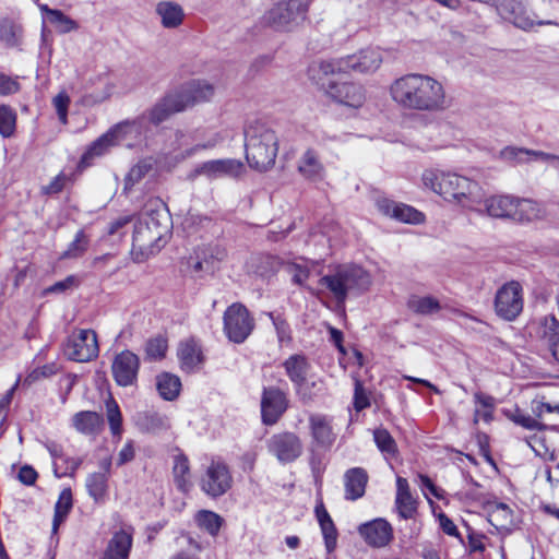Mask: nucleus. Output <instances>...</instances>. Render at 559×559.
<instances>
[{
	"mask_svg": "<svg viewBox=\"0 0 559 559\" xmlns=\"http://www.w3.org/2000/svg\"><path fill=\"white\" fill-rule=\"evenodd\" d=\"M288 401L283 391L277 388H264L261 400L262 420L266 425H274L284 414Z\"/></svg>",
	"mask_w": 559,
	"mask_h": 559,
	"instance_id": "nucleus-18",
	"label": "nucleus"
},
{
	"mask_svg": "<svg viewBox=\"0 0 559 559\" xmlns=\"http://www.w3.org/2000/svg\"><path fill=\"white\" fill-rule=\"evenodd\" d=\"M231 483L233 477L227 465L213 461L201 479V489L207 496L217 498L230 489Z\"/></svg>",
	"mask_w": 559,
	"mask_h": 559,
	"instance_id": "nucleus-14",
	"label": "nucleus"
},
{
	"mask_svg": "<svg viewBox=\"0 0 559 559\" xmlns=\"http://www.w3.org/2000/svg\"><path fill=\"white\" fill-rule=\"evenodd\" d=\"M407 307L420 316H432L441 310L440 301L432 296L412 295L407 300Z\"/></svg>",
	"mask_w": 559,
	"mask_h": 559,
	"instance_id": "nucleus-39",
	"label": "nucleus"
},
{
	"mask_svg": "<svg viewBox=\"0 0 559 559\" xmlns=\"http://www.w3.org/2000/svg\"><path fill=\"white\" fill-rule=\"evenodd\" d=\"M372 284L369 272L357 264H340L319 280V285L329 290L338 305L348 296H359Z\"/></svg>",
	"mask_w": 559,
	"mask_h": 559,
	"instance_id": "nucleus-4",
	"label": "nucleus"
},
{
	"mask_svg": "<svg viewBox=\"0 0 559 559\" xmlns=\"http://www.w3.org/2000/svg\"><path fill=\"white\" fill-rule=\"evenodd\" d=\"M358 532L368 545L378 548L386 546L393 537L392 526L383 519L361 524Z\"/></svg>",
	"mask_w": 559,
	"mask_h": 559,
	"instance_id": "nucleus-22",
	"label": "nucleus"
},
{
	"mask_svg": "<svg viewBox=\"0 0 559 559\" xmlns=\"http://www.w3.org/2000/svg\"><path fill=\"white\" fill-rule=\"evenodd\" d=\"M86 489L95 502L105 501L108 492V476L105 473H92L86 478Z\"/></svg>",
	"mask_w": 559,
	"mask_h": 559,
	"instance_id": "nucleus-40",
	"label": "nucleus"
},
{
	"mask_svg": "<svg viewBox=\"0 0 559 559\" xmlns=\"http://www.w3.org/2000/svg\"><path fill=\"white\" fill-rule=\"evenodd\" d=\"M178 92H171L159 99L148 111V120L154 124L167 120L171 115L183 111V98Z\"/></svg>",
	"mask_w": 559,
	"mask_h": 559,
	"instance_id": "nucleus-24",
	"label": "nucleus"
},
{
	"mask_svg": "<svg viewBox=\"0 0 559 559\" xmlns=\"http://www.w3.org/2000/svg\"><path fill=\"white\" fill-rule=\"evenodd\" d=\"M72 491L70 488H64L55 504V514L52 521V531L57 532L59 525L67 519L70 510L72 509Z\"/></svg>",
	"mask_w": 559,
	"mask_h": 559,
	"instance_id": "nucleus-41",
	"label": "nucleus"
},
{
	"mask_svg": "<svg viewBox=\"0 0 559 559\" xmlns=\"http://www.w3.org/2000/svg\"><path fill=\"white\" fill-rule=\"evenodd\" d=\"M523 310V289L519 282L510 281L496 293L495 311L506 321L515 320Z\"/></svg>",
	"mask_w": 559,
	"mask_h": 559,
	"instance_id": "nucleus-9",
	"label": "nucleus"
},
{
	"mask_svg": "<svg viewBox=\"0 0 559 559\" xmlns=\"http://www.w3.org/2000/svg\"><path fill=\"white\" fill-rule=\"evenodd\" d=\"M309 424L316 442L321 447H331L335 440L331 419L325 415L314 414L309 417Z\"/></svg>",
	"mask_w": 559,
	"mask_h": 559,
	"instance_id": "nucleus-32",
	"label": "nucleus"
},
{
	"mask_svg": "<svg viewBox=\"0 0 559 559\" xmlns=\"http://www.w3.org/2000/svg\"><path fill=\"white\" fill-rule=\"evenodd\" d=\"M390 94L405 110L437 112L447 108V95L442 83L429 75H403L391 84Z\"/></svg>",
	"mask_w": 559,
	"mask_h": 559,
	"instance_id": "nucleus-1",
	"label": "nucleus"
},
{
	"mask_svg": "<svg viewBox=\"0 0 559 559\" xmlns=\"http://www.w3.org/2000/svg\"><path fill=\"white\" fill-rule=\"evenodd\" d=\"M382 61L381 50L368 47L345 57L313 62L309 67L308 73L309 78L350 72L370 74L380 68Z\"/></svg>",
	"mask_w": 559,
	"mask_h": 559,
	"instance_id": "nucleus-5",
	"label": "nucleus"
},
{
	"mask_svg": "<svg viewBox=\"0 0 559 559\" xmlns=\"http://www.w3.org/2000/svg\"><path fill=\"white\" fill-rule=\"evenodd\" d=\"M37 478L38 473L36 469L27 464L23 465L17 473V479L25 486L35 485Z\"/></svg>",
	"mask_w": 559,
	"mask_h": 559,
	"instance_id": "nucleus-64",
	"label": "nucleus"
},
{
	"mask_svg": "<svg viewBox=\"0 0 559 559\" xmlns=\"http://www.w3.org/2000/svg\"><path fill=\"white\" fill-rule=\"evenodd\" d=\"M39 10L46 14L47 21L55 25L60 34H67L79 29L76 21L66 15L61 10L50 9L47 4H40Z\"/></svg>",
	"mask_w": 559,
	"mask_h": 559,
	"instance_id": "nucleus-35",
	"label": "nucleus"
},
{
	"mask_svg": "<svg viewBox=\"0 0 559 559\" xmlns=\"http://www.w3.org/2000/svg\"><path fill=\"white\" fill-rule=\"evenodd\" d=\"M368 474L361 467H353L344 474L345 499L355 501L365 495Z\"/></svg>",
	"mask_w": 559,
	"mask_h": 559,
	"instance_id": "nucleus-28",
	"label": "nucleus"
},
{
	"mask_svg": "<svg viewBox=\"0 0 559 559\" xmlns=\"http://www.w3.org/2000/svg\"><path fill=\"white\" fill-rule=\"evenodd\" d=\"M496 9L502 19L525 31L532 28L535 24H552L551 21L536 22L532 19L526 11L524 0H497Z\"/></svg>",
	"mask_w": 559,
	"mask_h": 559,
	"instance_id": "nucleus-16",
	"label": "nucleus"
},
{
	"mask_svg": "<svg viewBox=\"0 0 559 559\" xmlns=\"http://www.w3.org/2000/svg\"><path fill=\"white\" fill-rule=\"evenodd\" d=\"M242 168V163L237 159H213L201 163L191 174V178L204 176L209 179H216L224 176H237Z\"/></svg>",
	"mask_w": 559,
	"mask_h": 559,
	"instance_id": "nucleus-19",
	"label": "nucleus"
},
{
	"mask_svg": "<svg viewBox=\"0 0 559 559\" xmlns=\"http://www.w3.org/2000/svg\"><path fill=\"white\" fill-rule=\"evenodd\" d=\"M156 389L166 401H174L181 390L180 378L169 372H163L156 377Z\"/></svg>",
	"mask_w": 559,
	"mask_h": 559,
	"instance_id": "nucleus-37",
	"label": "nucleus"
},
{
	"mask_svg": "<svg viewBox=\"0 0 559 559\" xmlns=\"http://www.w3.org/2000/svg\"><path fill=\"white\" fill-rule=\"evenodd\" d=\"M80 284V281L74 275H69L63 281L57 282L53 285L49 286L46 289L47 294H55V293H63L68 289H72L74 287H78Z\"/></svg>",
	"mask_w": 559,
	"mask_h": 559,
	"instance_id": "nucleus-63",
	"label": "nucleus"
},
{
	"mask_svg": "<svg viewBox=\"0 0 559 559\" xmlns=\"http://www.w3.org/2000/svg\"><path fill=\"white\" fill-rule=\"evenodd\" d=\"M395 508L400 518L408 520L414 518L417 511V502L413 498L406 478L397 477Z\"/></svg>",
	"mask_w": 559,
	"mask_h": 559,
	"instance_id": "nucleus-29",
	"label": "nucleus"
},
{
	"mask_svg": "<svg viewBox=\"0 0 559 559\" xmlns=\"http://www.w3.org/2000/svg\"><path fill=\"white\" fill-rule=\"evenodd\" d=\"M0 40L8 46L16 44V27L14 23L8 19L0 21Z\"/></svg>",
	"mask_w": 559,
	"mask_h": 559,
	"instance_id": "nucleus-56",
	"label": "nucleus"
},
{
	"mask_svg": "<svg viewBox=\"0 0 559 559\" xmlns=\"http://www.w3.org/2000/svg\"><path fill=\"white\" fill-rule=\"evenodd\" d=\"M320 528L324 538L326 551L331 554L335 549L337 540V530L333 520L322 524Z\"/></svg>",
	"mask_w": 559,
	"mask_h": 559,
	"instance_id": "nucleus-55",
	"label": "nucleus"
},
{
	"mask_svg": "<svg viewBox=\"0 0 559 559\" xmlns=\"http://www.w3.org/2000/svg\"><path fill=\"white\" fill-rule=\"evenodd\" d=\"M378 210L396 221L407 224H419L424 222V214L411 205L396 203L388 198H378Z\"/></svg>",
	"mask_w": 559,
	"mask_h": 559,
	"instance_id": "nucleus-21",
	"label": "nucleus"
},
{
	"mask_svg": "<svg viewBox=\"0 0 559 559\" xmlns=\"http://www.w3.org/2000/svg\"><path fill=\"white\" fill-rule=\"evenodd\" d=\"M139 368L140 359L130 350H122L116 355L111 365L114 379L120 386L132 385L136 380Z\"/></svg>",
	"mask_w": 559,
	"mask_h": 559,
	"instance_id": "nucleus-17",
	"label": "nucleus"
},
{
	"mask_svg": "<svg viewBox=\"0 0 559 559\" xmlns=\"http://www.w3.org/2000/svg\"><path fill=\"white\" fill-rule=\"evenodd\" d=\"M267 451L282 464L296 461L302 453V443L293 432L273 435L266 442Z\"/></svg>",
	"mask_w": 559,
	"mask_h": 559,
	"instance_id": "nucleus-13",
	"label": "nucleus"
},
{
	"mask_svg": "<svg viewBox=\"0 0 559 559\" xmlns=\"http://www.w3.org/2000/svg\"><path fill=\"white\" fill-rule=\"evenodd\" d=\"M370 406V401L366 389L360 380H355V390H354V408L357 412H360Z\"/></svg>",
	"mask_w": 559,
	"mask_h": 559,
	"instance_id": "nucleus-57",
	"label": "nucleus"
},
{
	"mask_svg": "<svg viewBox=\"0 0 559 559\" xmlns=\"http://www.w3.org/2000/svg\"><path fill=\"white\" fill-rule=\"evenodd\" d=\"M107 419L110 427V431L114 436H121L122 432V416L118 404L112 399L106 402Z\"/></svg>",
	"mask_w": 559,
	"mask_h": 559,
	"instance_id": "nucleus-48",
	"label": "nucleus"
},
{
	"mask_svg": "<svg viewBox=\"0 0 559 559\" xmlns=\"http://www.w3.org/2000/svg\"><path fill=\"white\" fill-rule=\"evenodd\" d=\"M288 273L292 275V280L297 285H304L306 280L309 277L310 271L307 265L292 263L287 266Z\"/></svg>",
	"mask_w": 559,
	"mask_h": 559,
	"instance_id": "nucleus-60",
	"label": "nucleus"
},
{
	"mask_svg": "<svg viewBox=\"0 0 559 559\" xmlns=\"http://www.w3.org/2000/svg\"><path fill=\"white\" fill-rule=\"evenodd\" d=\"M489 522L498 527H506L512 522V511L504 503H497L489 513Z\"/></svg>",
	"mask_w": 559,
	"mask_h": 559,
	"instance_id": "nucleus-49",
	"label": "nucleus"
},
{
	"mask_svg": "<svg viewBox=\"0 0 559 559\" xmlns=\"http://www.w3.org/2000/svg\"><path fill=\"white\" fill-rule=\"evenodd\" d=\"M309 0H281L266 14V21L276 29H290L304 21Z\"/></svg>",
	"mask_w": 559,
	"mask_h": 559,
	"instance_id": "nucleus-8",
	"label": "nucleus"
},
{
	"mask_svg": "<svg viewBox=\"0 0 559 559\" xmlns=\"http://www.w3.org/2000/svg\"><path fill=\"white\" fill-rule=\"evenodd\" d=\"M544 211L539 203L531 199L516 197L515 209L513 210V221L532 222L543 217Z\"/></svg>",
	"mask_w": 559,
	"mask_h": 559,
	"instance_id": "nucleus-36",
	"label": "nucleus"
},
{
	"mask_svg": "<svg viewBox=\"0 0 559 559\" xmlns=\"http://www.w3.org/2000/svg\"><path fill=\"white\" fill-rule=\"evenodd\" d=\"M133 132H140V124L135 121H126L116 124L90 145L82 156L81 164L88 165L91 159L104 155L109 147L119 144L128 134Z\"/></svg>",
	"mask_w": 559,
	"mask_h": 559,
	"instance_id": "nucleus-11",
	"label": "nucleus"
},
{
	"mask_svg": "<svg viewBox=\"0 0 559 559\" xmlns=\"http://www.w3.org/2000/svg\"><path fill=\"white\" fill-rule=\"evenodd\" d=\"M64 355L76 362H87L99 354L96 332L92 329L74 330L63 346Z\"/></svg>",
	"mask_w": 559,
	"mask_h": 559,
	"instance_id": "nucleus-6",
	"label": "nucleus"
},
{
	"mask_svg": "<svg viewBox=\"0 0 559 559\" xmlns=\"http://www.w3.org/2000/svg\"><path fill=\"white\" fill-rule=\"evenodd\" d=\"M132 532L127 530L116 531L108 540L102 559H128L132 548Z\"/></svg>",
	"mask_w": 559,
	"mask_h": 559,
	"instance_id": "nucleus-25",
	"label": "nucleus"
},
{
	"mask_svg": "<svg viewBox=\"0 0 559 559\" xmlns=\"http://www.w3.org/2000/svg\"><path fill=\"white\" fill-rule=\"evenodd\" d=\"M267 316L274 325L278 342L281 344L289 343L292 341V330L287 320L281 313L269 312Z\"/></svg>",
	"mask_w": 559,
	"mask_h": 559,
	"instance_id": "nucleus-50",
	"label": "nucleus"
},
{
	"mask_svg": "<svg viewBox=\"0 0 559 559\" xmlns=\"http://www.w3.org/2000/svg\"><path fill=\"white\" fill-rule=\"evenodd\" d=\"M254 328L248 309L240 304H233L224 313V331L229 341L240 344L247 340Z\"/></svg>",
	"mask_w": 559,
	"mask_h": 559,
	"instance_id": "nucleus-10",
	"label": "nucleus"
},
{
	"mask_svg": "<svg viewBox=\"0 0 559 559\" xmlns=\"http://www.w3.org/2000/svg\"><path fill=\"white\" fill-rule=\"evenodd\" d=\"M88 247V239L83 230L76 233L75 238L62 253L63 259H73L81 257Z\"/></svg>",
	"mask_w": 559,
	"mask_h": 559,
	"instance_id": "nucleus-51",
	"label": "nucleus"
},
{
	"mask_svg": "<svg viewBox=\"0 0 559 559\" xmlns=\"http://www.w3.org/2000/svg\"><path fill=\"white\" fill-rule=\"evenodd\" d=\"M69 95L62 91L52 98V105L57 111L58 118L61 123H68V108L70 105Z\"/></svg>",
	"mask_w": 559,
	"mask_h": 559,
	"instance_id": "nucleus-53",
	"label": "nucleus"
},
{
	"mask_svg": "<svg viewBox=\"0 0 559 559\" xmlns=\"http://www.w3.org/2000/svg\"><path fill=\"white\" fill-rule=\"evenodd\" d=\"M21 90V84L17 80L0 73V95L8 96L17 93Z\"/></svg>",
	"mask_w": 559,
	"mask_h": 559,
	"instance_id": "nucleus-61",
	"label": "nucleus"
},
{
	"mask_svg": "<svg viewBox=\"0 0 559 559\" xmlns=\"http://www.w3.org/2000/svg\"><path fill=\"white\" fill-rule=\"evenodd\" d=\"M373 439L378 447V449L381 451V453L384 455V457L393 459L397 455V444L394 440V438L391 436V433L384 429V428H378L373 431Z\"/></svg>",
	"mask_w": 559,
	"mask_h": 559,
	"instance_id": "nucleus-44",
	"label": "nucleus"
},
{
	"mask_svg": "<svg viewBox=\"0 0 559 559\" xmlns=\"http://www.w3.org/2000/svg\"><path fill=\"white\" fill-rule=\"evenodd\" d=\"M223 141V138L218 132L211 134L205 141L195 143L188 148L181 150L174 155L176 162H183L188 158L193 157L198 153L204 150L214 148L218 143Z\"/></svg>",
	"mask_w": 559,
	"mask_h": 559,
	"instance_id": "nucleus-42",
	"label": "nucleus"
},
{
	"mask_svg": "<svg viewBox=\"0 0 559 559\" xmlns=\"http://www.w3.org/2000/svg\"><path fill=\"white\" fill-rule=\"evenodd\" d=\"M16 115L8 105H0V134L10 138L15 130Z\"/></svg>",
	"mask_w": 559,
	"mask_h": 559,
	"instance_id": "nucleus-47",
	"label": "nucleus"
},
{
	"mask_svg": "<svg viewBox=\"0 0 559 559\" xmlns=\"http://www.w3.org/2000/svg\"><path fill=\"white\" fill-rule=\"evenodd\" d=\"M421 180L426 188L442 195L445 200H453L473 211H480L478 205H481L484 190L478 182L439 169H426Z\"/></svg>",
	"mask_w": 559,
	"mask_h": 559,
	"instance_id": "nucleus-2",
	"label": "nucleus"
},
{
	"mask_svg": "<svg viewBox=\"0 0 559 559\" xmlns=\"http://www.w3.org/2000/svg\"><path fill=\"white\" fill-rule=\"evenodd\" d=\"M138 219L147 223L151 228H155L164 239L169 231V217L163 206L158 209H146Z\"/></svg>",
	"mask_w": 559,
	"mask_h": 559,
	"instance_id": "nucleus-38",
	"label": "nucleus"
},
{
	"mask_svg": "<svg viewBox=\"0 0 559 559\" xmlns=\"http://www.w3.org/2000/svg\"><path fill=\"white\" fill-rule=\"evenodd\" d=\"M246 158L251 168L265 171L273 167L278 152V138L264 120L250 121L245 128Z\"/></svg>",
	"mask_w": 559,
	"mask_h": 559,
	"instance_id": "nucleus-3",
	"label": "nucleus"
},
{
	"mask_svg": "<svg viewBox=\"0 0 559 559\" xmlns=\"http://www.w3.org/2000/svg\"><path fill=\"white\" fill-rule=\"evenodd\" d=\"M283 367L289 380L293 382L296 394L304 403L312 401V395L308 392L307 374L310 368L306 356L295 354L289 356L284 362Z\"/></svg>",
	"mask_w": 559,
	"mask_h": 559,
	"instance_id": "nucleus-15",
	"label": "nucleus"
},
{
	"mask_svg": "<svg viewBox=\"0 0 559 559\" xmlns=\"http://www.w3.org/2000/svg\"><path fill=\"white\" fill-rule=\"evenodd\" d=\"M165 242V239L160 237L155 228H151L147 223L136 219L132 235V252L136 254V261H143L148 255L159 251Z\"/></svg>",
	"mask_w": 559,
	"mask_h": 559,
	"instance_id": "nucleus-12",
	"label": "nucleus"
},
{
	"mask_svg": "<svg viewBox=\"0 0 559 559\" xmlns=\"http://www.w3.org/2000/svg\"><path fill=\"white\" fill-rule=\"evenodd\" d=\"M177 92L183 98L185 108H188L195 103L211 99L214 95V86L204 81H191Z\"/></svg>",
	"mask_w": 559,
	"mask_h": 559,
	"instance_id": "nucleus-27",
	"label": "nucleus"
},
{
	"mask_svg": "<svg viewBox=\"0 0 559 559\" xmlns=\"http://www.w3.org/2000/svg\"><path fill=\"white\" fill-rule=\"evenodd\" d=\"M151 169V164L141 162L134 165L126 177V188H131L139 182Z\"/></svg>",
	"mask_w": 559,
	"mask_h": 559,
	"instance_id": "nucleus-54",
	"label": "nucleus"
},
{
	"mask_svg": "<svg viewBox=\"0 0 559 559\" xmlns=\"http://www.w3.org/2000/svg\"><path fill=\"white\" fill-rule=\"evenodd\" d=\"M513 421L526 429H531V430H543L545 429V425L539 421L538 419L530 416V415H526V414H523L521 412H518L514 417H513Z\"/></svg>",
	"mask_w": 559,
	"mask_h": 559,
	"instance_id": "nucleus-59",
	"label": "nucleus"
},
{
	"mask_svg": "<svg viewBox=\"0 0 559 559\" xmlns=\"http://www.w3.org/2000/svg\"><path fill=\"white\" fill-rule=\"evenodd\" d=\"M299 174L308 180H320L324 175V166L318 152L308 148L298 160Z\"/></svg>",
	"mask_w": 559,
	"mask_h": 559,
	"instance_id": "nucleus-31",
	"label": "nucleus"
},
{
	"mask_svg": "<svg viewBox=\"0 0 559 559\" xmlns=\"http://www.w3.org/2000/svg\"><path fill=\"white\" fill-rule=\"evenodd\" d=\"M156 13L160 17L162 25L165 28H176L182 24L185 13L176 2L162 1L156 5Z\"/></svg>",
	"mask_w": 559,
	"mask_h": 559,
	"instance_id": "nucleus-34",
	"label": "nucleus"
},
{
	"mask_svg": "<svg viewBox=\"0 0 559 559\" xmlns=\"http://www.w3.org/2000/svg\"><path fill=\"white\" fill-rule=\"evenodd\" d=\"M194 519L198 526L211 536H216L223 525V518L210 510H200Z\"/></svg>",
	"mask_w": 559,
	"mask_h": 559,
	"instance_id": "nucleus-43",
	"label": "nucleus"
},
{
	"mask_svg": "<svg viewBox=\"0 0 559 559\" xmlns=\"http://www.w3.org/2000/svg\"><path fill=\"white\" fill-rule=\"evenodd\" d=\"M540 338L555 360L559 362V321L554 316H546L542 319Z\"/></svg>",
	"mask_w": 559,
	"mask_h": 559,
	"instance_id": "nucleus-33",
	"label": "nucleus"
},
{
	"mask_svg": "<svg viewBox=\"0 0 559 559\" xmlns=\"http://www.w3.org/2000/svg\"><path fill=\"white\" fill-rule=\"evenodd\" d=\"M333 75L325 74L310 79L335 102L349 107H360L365 100L362 86L352 82L338 83L332 79Z\"/></svg>",
	"mask_w": 559,
	"mask_h": 559,
	"instance_id": "nucleus-7",
	"label": "nucleus"
},
{
	"mask_svg": "<svg viewBox=\"0 0 559 559\" xmlns=\"http://www.w3.org/2000/svg\"><path fill=\"white\" fill-rule=\"evenodd\" d=\"M516 197L511 194L491 195L486 198L484 195L481 204L484 209L478 205L479 213H486L493 218H508L513 221V210L515 209Z\"/></svg>",
	"mask_w": 559,
	"mask_h": 559,
	"instance_id": "nucleus-23",
	"label": "nucleus"
},
{
	"mask_svg": "<svg viewBox=\"0 0 559 559\" xmlns=\"http://www.w3.org/2000/svg\"><path fill=\"white\" fill-rule=\"evenodd\" d=\"M189 471L188 459L185 455H177L174 462L173 474L176 486L183 492L190 488Z\"/></svg>",
	"mask_w": 559,
	"mask_h": 559,
	"instance_id": "nucleus-45",
	"label": "nucleus"
},
{
	"mask_svg": "<svg viewBox=\"0 0 559 559\" xmlns=\"http://www.w3.org/2000/svg\"><path fill=\"white\" fill-rule=\"evenodd\" d=\"M58 371V367L56 364H47L41 367L34 369L26 378V381L34 382L41 378H49L56 374Z\"/></svg>",
	"mask_w": 559,
	"mask_h": 559,
	"instance_id": "nucleus-62",
	"label": "nucleus"
},
{
	"mask_svg": "<svg viewBox=\"0 0 559 559\" xmlns=\"http://www.w3.org/2000/svg\"><path fill=\"white\" fill-rule=\"evenodd\" d=\"M72 426L82 435L96 436L104 427V418L99 413L82 411L73 415Z\"/></svg>",
	"mask_w": 559,
	"mask_h": 559,
	"instance_id": "nucleus-30",
	"label": "nucleus"
},
{
	"mask_svg": "<svg viewBox=\"0 0 559 559\" xmlns=\"http://www.w3.org/2000/svg\"><path fill=\"white\" fill-rule=\"evenodd\" d=\"M440 528L442 532L449 536L457 538L461 543H463L462 535L460 534L454 522L443 512H440L437 515Z\"/></svg>",
	"mask_w": 559,
	"mask_h": 559,
	"instance_id": "nucleus-58",
	"label": "nucleus"
},
{
	"mask_svg": "<svg viewBox=\"0 0 559 559\" xmlns=\"http://www.w3.org/2000/svg\"><path fill=\"white\" fill-rule=\"evenodd\" d=\"M167 347V341L158 336L146 343L145 352L150 359L158 360L165 357Z\"/></svg>",
	"mask_w": 559,
	"mask_h": 559,
	"instance_id": "nucleus-52",
	"label": "nucleus"
},
{
	"mask_svg": "<svg viewBox=\"0 0 559 559\" xmlns=\"http://www.w3.org/2000/svg\"><path fill=\"white\" fill-rule=\"evenodd\" d=\"M180 367L186 372L197 371L204 361L200 344L193 340H187L179 344L177 352Z\"/></svg>",
	"mask_w": 559,
	"mask_h": 559,
	"instance_id": "nucleus-26",
	"label": "nucleus"
},
{
	"mask_svg": "<svg viewBox=\"0 0 559 559\" xmlns=\"http://www.w3.org/2000/svg\"><path fill=\"white\" fill-rule=\"evenodd\" d=\"M195 257H190L189 265L195 273H213L217 262L222 261L225 255V249L217 245H209L199 247Z\"/></svg>",
	"mask_w": 559,
	"mask_h": 559,
	"instance_id": "nucleus-20",
	"label": "nucleus"
},
{
	"mask_svg": "<svg viewBox=\"0 0 559 559\" xmlns=\"http://www.w3.org/2000/svg\"><path fill=\"white\" fill-rule=\"evenodd\" d=\"M499 156L507 163L518 165L531 160V150L507 146L500 151Z\"/></svg>",
	"mask_w": 559,
	"mask_h": 559,
	"instance_id": "nucleus-46",
	"label": "nucleus"
}]
</instances>
